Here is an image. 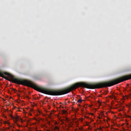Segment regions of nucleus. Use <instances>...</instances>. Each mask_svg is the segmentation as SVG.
<instances>
[{
  "instance_id": "obj_2",
  "label": "nucleus",
  "mask_w": 131,
  "mask_h": 131,
  "mask_svg": "<svg viewBox=\"0 0 131 131\" xmlns=\"http://www.w3.org/2000/svg\"><path fill=\"white\" fill-rule=\"evenodd\" d=\"M11 117L15 123H16L17 121H19L20 120L21 122L23 123V120L21 119L20 117L18 115H16L15 116H13L12 115Z\"/></svg>"
},
{
  "instance_id": "obj_7",
  "label": "nucleus",
  "mask_w": 131,
  "mask_h": 131,
  "mask_svg": "<svg viewBox=\"0 0 131 131\" xmlns=\"http://www.w3.org/2000/svg\"><path fill=\"white\" fill-rule=\"evenodd\" d=\"M98 118H99V119H100V118H101V117H98Z\"/></svg>"
},
{
  "instance_id": "obj_4",
  "label": "nucleus",
  "mask_w": 131,
  "mask_h": 131,
  "mask_svg": "<svg viewBox=\"0 0 131 131\" xmlns=\"http://www.w3.org/2000/svg\"><path fill=\"white\" fill-rule=\"evenodd\" d=\"M83 101V100H82L81 99H80L78 100V101L77 102L80 103H81Z\"/></svg>"
},
{
  "instance_id": "obj_3",
  "label": "nucleus",
  "mask_w": 131,
  "mask_h": 131,
  "mask_svg": "<svg viewBox=\"0 0 131 131\" xmlns=\"http://www.w3.org/2000/svg\"><path fill=\"white\" fill-rule=\"evenodd\" d=\"M54 129L57 130H59V128L57 126H55L54 127Z\"/></svg>"
},
{
  "instance_id": "obj_8",
  "label": "nucleus",
  "mask_w": 131,
  "mask_h": 131,
  "mask_svg": "<svg viewBox=\"0 0 131 131\" xmlns=\"http://www.w3.org/2000/svg\"><path fill=\"white\" fill-rule=\"evenodd\" d=\"M16 131H20V130H16Z\"/></svg>"
},
{
  "instance_id": "obj_1",
  "label": "nucleus",
  "mask_w": 131,
  "mask_h": 131,
  "mask_svg": "<svg viewBox=\"0 0 131 131\" xmlns=\"http://www.w3.org/2000/svg\"><path fill=\"white\" fill-rule=\"evenodd\" d=\"M3 78L9 81H11L14 83L29 86L42 93L53 96L59 95L67 94L79 87L89 89L106 88V81L95 83L81 82L75 83L63 89L53 90L38 86L32 81L16 78L11 74L3 71Z\"/></svg>"
},
{
  "instance_id": "obj_9",
  "label": "nucleus",
  "mask_w": 131,
  "mask_h": 131,
  "mask_svg": "<svg viewBox=\"0 0 131 131\" xmlns=\"http://www.w3.org/2000/svg\"><path fill=\"white\" fill-rule=\"evenodd\" d=\"M64 111V113H65V112H66V111Z\"/></svg>"
},
{
  "instance_id": "obj_5",
  "label": "nucleus",
  "mask_w": 131,
  "mask_h": 131,
  "mask_svg": "<svg viewBox=\"0 0 131 131\" xmlns=\"http://www.w3.org/2000/svg\"><path fill=\"white\" fill-rule=\"evenodd\" d=\"M65 120L66 121H67L68 122L69 121V120L68 119V118H67V117L66 118Z\"/></svg>"
},
{
  "instance_id": "obj_6",
  "label": "nucleus",
  "mask_w": 131,
  "mask_h": 131,
  "mask_svg": "<svg viewBox=\"0 0 131 131\" xmlns=\"http://www.w3.org/2000/svg\"><path fill=\"white\" fill-rule=\"evenodd\" d=\"M55 125H56V124H58L57 123V122H56L55 123Z\"/></svg>"
}]
</instances>
